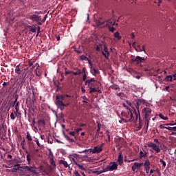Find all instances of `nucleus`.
Segmentation results:
<instances>
[{
    "label": "nucleus",
    "instance_id": "nucleus-1",
    "mask_svg": "<svg viewBox=\"0 0 176 176\" xmlns=\"http://www.w3.org/2000/svg\"><path fill=\"white\" fill-rule=\"evenodd\" d=\"M121 115L122 118H125V119H122L123 122L125 123H129V122H133L134 120L131 109H128V110L122 111Z\"/></svg>",
    "mask_w": 176,
    "mask_h": 176
},
{
    "label": "nucleus",
    "instance_id": "nucleus-2",
    "mask_svg": "<svg viewBox=\"0 0 176 176\" xmlns=\"http://www.w3.org/2000/svg\"><path fill=\"white\" fill-rule=\"evenodd\" d=\"M28 19H29L30 20H32L38 25H42V16H39L38 12L31 13L28 16Z\"/></svg>",
    "mask_w": 176,
    "mask_h": 176
},
{
    "label": "nucleus",
    "instance_id": "nucleus-3",
    "mask_svg": "<svg viewBox=\"0 0 176 176\" xmlns=\"http://www.w3.org/2000/svg\"><path fill=\"white\" fill-rule=\"evenodd\" d=\"M143 116L144 118L145 123L146 124V129L149 127V120H151V113H152V109H149L148 107H144L142 109Z\"/></svg>",
    "mask_w": 176,
    "mask_h": 176
},
{
    "label": "nucleus",
    "instance_id": "nucleus-4",
    "mask_svg": "<svg viewBox=\"0 0 176 176\" xmlns=\"http://www.w3.org/2000/svg\"><path fill=\"white\" fill-rule=\"evenodd\" d=\"M19 168H21L23 170L22 172L23 173V174H26L27 176H28V175H27L28 173H32L33 175L38 174V173L35 170V168L32 166H25L19 167Z\"/></svg>",
    "mask_w": 176,
    "mask_h": 176
},
{
    "label": "nucleus",
    "instance_id": "nucleus-5",
    "mask_svg": "<svg viewBox=\"0 0 176 176\" xmlns=\"http://www.w3.org/2000/svg\"><path fill=\"white\" fill-rule=\"evenodd\" d=\"M64 96L57 94L56 96L55 104L56 107H63L64 105Z\"/></svg>",
    "mask_w": 176,
    "mask_h": 176
},
{
    "label": "nucleus",
    "instance_id": "nucleus-6",
    "mask_svg": "<svg viewBox=\"0 0 176 176\" xmlns=\"http://www.w3.org/2000/svg\"><path fill=\"white\" fill-rule=\"evenodd\" d=\"M97 81L94 78H91L85 81V86L90 87H96L97 86Z\"/></svg>",
    "mask_w": 176,
    "mask_h": 176
},
{
    "label": "nucleus",
    "instance_id": "nucleus-7",
    "mask_svg": "<svg viewBox=\"0 0 176 176\" xmlns=\"http://www.w3.org/2000/svg\"><path fill=\"white\" fill-rule=\"evenodd\" d=\"M105 168L106 173L108 171H114V170H118V164L116 162H111Z\"/></svg>",
    "mask_w": 176,
    "mask_h": 176
},
{
    "label": "nucleus",
    "instance_id": "nucleus-8",
    "mask_svg": "<svg viewBox=\"0 0 176 176\" xmlns=\"http://www.w3.org/2000/svg\"><path fill=\"white\" fill-rule=\"evenodd\" d=\"M145 60H146V58L138 56L135 58H131V63L138 65L141 64V63H145Z\"/></svg>",
    "mask_w": 176,
    "mask_h": 176
},
{
    "label": "nucleus",
    "instance_id": "nucleus-9",
    "mask_svg": "<svg viewBox=\"0 0 176 176\" xmlns=\"http://www.w3.org/2000/svg\"><path fill=\"white\" fill-rule=\"evenodd\" d=\"M147 146H148V148H152L153 151H155L156 152V153H160V148H159V146H157L156 144L155 143H148L147 144Z\"/></svg>",
    "mask_w": 176,
    "mask_h": 176
},
{
    "label": "nucleus",
    "instance_id": "nucleus-10",
    "mask_svg": "<svg viewBox=\"0 0 176 176\" xmlns=\"http://www.w3.org/2000/svg\"><path fill=\"white\" fill-rule=\"evenodd\" d=\"M142 166H144V163L135 162L133 166H132L131 169L133 171H135L137 173L138 170H140Z\"/></svg>",
    "mask_w": 176,
    "mask_h": 176
},
{
    "label": "nucleus",
    "instance_id": "nucleus-11",
    "mask_svg": "<svg viewBox=\"0 0 176 176\" xmlns=\"http://www.w3.org/2000/svg\"><path fill=\"white\" fill-rule=\"evenodd\" d=\"M106 27H112V26H113V25H116V26H118V23H116V21H113V20H112V19H109V20H107V21H106Z\"/></svg>",
    "mask_w": 176,
    "mask_h": 176
},
{
    "label": "nucleus",
    "instance_id": "nucleus-12",
    "mask_svg": "<svg viewBox=\"0 0 176 176\" xmlns=\"http://www.w3.org/2000/svg\"><path fill=\"white\" fill-rule=\"evenodd\" d=\"M90 152H91L93 154L100 153V152H102V148L100 146H95L93 150L90 148Z\"/></svg>",
    "mask_w": 176,
    "mask_h": 176
},
{
    "label": "nucleus",
    "instance_id": "nucleus-13",
    "mask_svg": "<svg viewBox=\"0 0 176 176\" xmlns=\"http://www.w3.org/2000/svg\"><path fill=\"white\" fill-rule=\"evenodd\" d=\"M14 107L15 109V111H14V113H15V116H17L20 113L19 112V111H20V102L15 103Z\"/></svg>",
    "mask_w": 176,
    "mask_h": 176
},
{
    "label": "nucleus",
    "instance_id": "nucleus-14",
    "mask_svg": "<svg viewBox=\"0 0 176 176\" xmlns=\"http://www.w3.org/2000/svg\"><path fill=\"white\" fill-rule=\"evenodd\" d=\"M144 104L148 106V102L146 101H145V100L139 99L137 101L138 109V108H140V105H144Z\"/></svg>",
    "mask_w": 176,
    "mask_h": 176
},
{
    "label": "nucleus",
    "instance_id": "nucleus-15",
    "mask_svg": "<svg viewBox=\"0 0 176 176\" xmlns=\"http://www.w3.org/2000/svg\"><path fill=\"white\" fill-rule=\"evenodd\" d=\"M63 135H64L65 140H67V141H68V142H76V137L74 138L75 139H72L71 138H69V136L66 135L65 133H63Z\"/></svg>",
    "mask_w": 176,
    "mask_h": 176
},
{
    "label": "nucleus",
    "instance_id": "nucleus-16",
    "mask_svg": "<svg viewBox=\"0 0 176 176\" xmlns=\"http://www.w3.org/2000/svg\"><path fill=\"white\" fill-rule=\"evenodd\" d=\"M91 72L94 76H96V75L100 74V71L98 69H96L94 67H90Z\"/></svg>",
    "mask_w": 176,
    "mask_h": 176
},
{
    "label": "nucleus",
    "instance_id": "nucleus-17",
    "mask_svg": "<svg viewBox=\"0 0 176 176\" xmlns=\"http://www.w3.org/2000/svg\"><path fill=\"white\" fill-rule=\"evenodd\" d=\"M59 164H63V166H64V167H65V168H67V167L69 168V165L68 164V162H67V161L60 160H59Z\"/></svg>",
    "mask_w": 176,
    "mask_h": 176
},
{
    "label": "nucleus",
    "instance_id": "nucleus-18",
    "mask_svg": "<svg viewBox=\"0 0 176 176\" xmlns=\"http://www.w3.org/2000/svg\"><path fill=\"white\" fill-rule=\"evenodd\" d=\"M143 164L144 168H151V162L148 160H145L144 164Z\"/></svg>",
    "mask_w": 176,
    "mask_h": 176
},
{
    "label": "nucleus",
    "instance_id": "nucleus-19",
    "mask_svg": "<svg viewBox=\"0 0 176 176\" xmlns=\"http://www.w3.org/2000/svg\"><path fill=\"white\" fill-rule=\"evenodd\" d=\"M21 72H23V70H21V69H20V65H18L16 67L15 73L17 74V75H20L21 74Z\"/></svg>",
    "mask_w": 176,
    "mask_h": 176
},
{
    "label": "nucleus",
    "instance_id": "nucleus-20",
    "mask_svg": "<svg viewBox=\"0 0 176 176\" xmlns=\"http://www.w3.org/2000/svg\"><path fill=\"white\" fill-rule=\"evenodd\" d=\"M118 162L119 164H122L123 163V155H122V153H119Z\"/></svg>",
    "mask_w": 176,
    "mask_h": 176
},
{
    "label": "nucleus",
    "instance_id": "nucleus-21",
    "mask_svg": "<svg viewBox=\"0 0 176 176\" xmlns=\"http://www.w3.org/2000/svg\"><path fill=\"white\" fill-rule=\"evenodd\" d=\"M96 24L98 27H101V25H104V24H105V21H102L101 20H96Z\"/></svg>",
    "mask_w": 176,
    "mask_h": 176
},
{
    "label": "nucleus",
    "instance_id": "nucleus-22",
    "mask_svg": "<svg viewBox=\"0 0 176 176\" xmlns=\"http://www.w3.org/2000/svg\"><path fill=\"white\" fill-rule=\"evenodd\" d=\"M110 88H111L113 90H118L119 91H120V88L119 87V85L116 84H113L110 86Z\"/></svg>",
    "mask_w": 176,
    "mask_h": 176
},
{
    "label": "nucleus",
    "instance_id": "nucleus-23",
    "mask_svg": "<svg viewBox=\"0 0 176 176\" xmlns=\"http://www.w3.org/2000/svg\"><path fill=\"white\" fill-rule=\"evenodd\" d=\"M37 123L38 126H46V122H45V120L43 119L38 120Z\"/></svg>",
    "mask_w": 176,
    "mask_h": 176
},
{
    "label": "nucleus",
    "instance_id": "nucleus-24",
    "mask_svg": "<svg viewBox=\"0 0 176 176\" xmlns=\"http://www.w3.org/2000/svg\"><path fill=\"white\" fill-rule=\"evenodd\" d=\"M146 155H148V152L144 151V153H143L142 151H140V158L142 159V157H146Z\"/></svg>",
    "mask_w": 176,
    "mask_h": 176
},
{
    "label": "nucleus",
    "instance_id": "nucleus-25",
    "mask_svg": "<svg viewBox=\"0 0 176 176\" xmlns=\"http://www.w3.org/2000/svg\"><path fill=\"white\" fill-rule=\"evenodd\" d=\"M36 76H41L42 73L41 72V69H39V66H38L35 69Z\"/></svg>",
    "mask_w": 176,
    "mask_h": 176
},
{
    "label": "nucleus",
    "instance_id": "nucleus-26",
    "mask_svg": "<svg viewBox=\"0 0 176 176\" xmlns=\"http://www.w3.org/2000/svg\"><path fill=\"white\" fill-rule=\"evenodd\" d=\"M102 173H107V170H105V168H102L100 170L95 171V174H96L97 175H100V174H102Z\"/></svg>",
    "mask_w": 176,
    "mask_h": 176
},
{
    "label": "nucleus",
    "instance_id": "nucleus-27",
    "mask_svg": "<svg viewBox=\"0 0 176 176\" xmlns=\"http://www.w3.org/2000/svg\"><path fill=\"white\" fill-rule=\"evenodd\" d=\"M34 142H36L37 146H38V148H40V149L45 148V146H43V145L41 144V143H39V140H38V139L35 140Z\"/></svg>",
    "mask_w": 176,
    "mask_h": 176
},
{
    "label": "nucleus",
    "instance_id": "nucleus-28",
    "mask_svg": "<svg viewBox=\"0 0 176 176\" xmlns=\"http://www.w3.org/2000/svg\"><path fill=\"white\" fill-rule=\"evenodd\" d=\"M114 37H116L118 41H120V39H122V36H120L119 32H116V33H114Z\"/></svg>",
    "mask_w": 176,
    "mask_h": 176
},
{
    "label": "nucleus",
    "instance_id": "nucleus-29",
    "mask_svg": "<svg viewBox=\"0 0 176 176\" xmlns=\"http://www.w3.org/2000/svg\"><path fill=\"white\" fill-rule=\"evenodd\" d=\"M101 127H102V124L100 123L98 124V129L96 131V135H100V130H101Z\"/></svg>",
    "mask_w": 176,
    "mask_h": 176
},
{
    "label": "nucleus",
    "instance_id": "nucleus-30",
    "mask_svg": "<svg viewBox=\"0 0 176 176\" xmlns=\"http://www.w3.org/2000/svg\"><path fill=\"white\" fill-rule=\"evenodd\" d=\"M18 101H19V96L15 95L14 96V101L13 102L12 107H14V105H16V104H17V102H18Z\"/></svg>",
    "mask_w": 176,
    "mask_h": 176
},
{
    "label": "nucleus",
    "instance_id": "nucleus-31",
    "mask_svg": "<svg viewBox=\"0 0 176 176\" xmlns=\"http://www.w3.org/2000/svg\"><path fill=\"white\" fill-rule=\"evenodd\" d=\"M80 60L81 61H89L88 58L86 57V56H85V55L80 56Z\"/></svg>",
    "mask_w": 176,
    "mask_h": 176
},
{
    "label": "nucleus",
    "instance_id": "nucleus-32",
    "mask_svg": "<svg viewBox=\"0 0 176 176\" xmlns=\"http://www.w3.org/2000/svg\"><path fill=\"white\" fill-rule=\"evenodd\" d=\"M102 54L105 57L107 60H108L109 57V52H105L104 51H102Z\"/></svg>",
    "mask_w": 176,
    "mask_h": 176
},
{
    "label": "nucleus",
    "instance_id": "nucleus-33",
    "mask_svg": "<svg viewBox=\"0 0 176 176\" xmlns=\"http://www.w3.org/2000/svg\"><path fill=\"white\" fill-rule=\"evenodd\" d=\"M72 74L75 76L80 75L82 74V71L80 69H78L76 72H72Z\"/></svg>",
    "mask_w": 176,
    "mask_h": 176
},
{
    "label": "nucleus",
    "instance_id": "nucleus-34",
    "mask_svg": "<svg viewBox=\"0 0 176 176\" xmlns=\"http://www.w3.org/2000/svg\"><path fill=\"white\" fill-rule=\"evenodd\" d=\"M107 133L108 140H107L106 142L109 144L111 142V135H109V131H107Z\"/></svg>",
    "mask_w": 176,
    "mask_h": 176
},
{
    "label": "nucleus",
    "instance_id": "nucleus-35",
    "mask_svg": "<svg viewBox=\"0 0 176 176\" xmlns=\"http://www.w3.org/2000/svg\"><path fill=\"white\" fill-rule=\"evenodd\" d=\"M165 80H166L167 82H173V76H167L165 78Z\"/></svg>",
    "mask_w": 176,
    "mask_h": 176
},
{
    "label": "nucleus",
    "instance_id": "nucleus-36",
    "mask_svg": "<svg viewBox=\"0 0 176 176\" xmlns=\"http://www.w3.org/2000/svg\"><path fill=\"white\" fill-rule=\"evenodd\" d=\"M28 28H30V32H33V33L36 32V27L34 26V28H32V26H29Z\"/></svg>",
    "mask_w": 176,
    "mask_h": 176
},
{
    "label": "nucleus",
    "instance_id": "nucleus-37",
    "mask_svg": "<svg viewBox=\"0 0 176 176\" xmlns=\"http://www.w3.org/2000/svg\"><path fill=\"white\" fill-rule=\"evenodd\" d=\"M76 165H77V166L78 167V168H80V170H86V168H85V166H83V165H81L78 162H76Z\"/></svg>",
    "mask_w": 176,
    "mask_h": 176
},
{
    "label": "nucleus",
    "instance_id": "nucleus-38",
    "mask_svg": "<svg viewBox=\"0 0 176 176\" xmlns=\"http://www.w3.org/2000/svg\"><path fill=\"white\" fill-rule=\"evenodd\" d=\"M26 138L30 142L32 141V138L31 137V134H30V132L27 133Z\"/></svg>",
    "mask_w": 176,
    "mask_h": 176
},
{
    "label": "nucleus",
    "instance_id": "nucleus-39",
    "mask_svg": "<svg viewBox=\"0 0 176 176\" xmlns=\"http://www.w3.org/2000/svg\"><path fill=\"white\" fill-rule=\"evenodd\" d=\"M95 87H89L90 91H89V94H92V93H96V91H97V89H96V88H94Z\"/></svg>",
    "mask_w": 176,
    "mask_h": 176
},
{
    "label": "nucleus",
    "instance_id": "nucleus-40",
    "mask_svg": "<svg viewBox=\"0 0 176 176\" xmlns=\"http://www.w3.org/2000/svg\"><path fill=\"white\" fill-rule=\"evenodd\" d=\"M160 163H162V167H163L164 168H166V162H164V160H163V159H160Z\"/></svg>",
    "mask_w": 176,
    "mask_h": 176
},
{
    "label": "nucleus",
    "instance_id": "nucleus-41",
    "mask_svg": "<svg viewBox=\"0 0 176 176\" xmlns=\"http://www.w3.org/2000/svg\"><path fill=\"white\" fill-rule=\"evenodd\" d=\"M159 117L162 119L163 120H167L168 118L166 116H164L163 114L160 113Z\"/></svg>",
    "mask_w": 176,
    "mask_h": 176
},
{
    "label": "nucleus",
    "instance_id": "nucleus-42",
    "mask_svg": "<svg viewBox=\"0 0 176 176\" xmlns=\"http://www.w3.org/2000/svg\"><path fill=\"white\" fill-rule=\"evenodd\" d=\"M14 114H15V116H14ZM10 119L12 120H14V119H16V116H16V113H11V114H10Z\"/></svg>",
    "mask_w": 176,
    "mask_h": 176
},
{
    "label": "nucleus",
    "instance_id": "nucleus-43",
    "mask_svg": "<svg viewBox=\"0 0 176 176\" xmlns=\"http://www.w3.org/2000/svg\"><path fill=\"white\" fill-rule=\"evenodd\" d=\"M117 96L118 97H120L122 99L124 98V97H126V95H124V94L120 92L119 94H117Z\"/></svg>",
    "mask_w": 176,
    "mask_h": 176
},
{
    "label": "nucleus",
    "instance_id": "nucleus-44",
    "mask_svg": "<svg viewBox=\"0 0 176 176\" xmlns=\"http://www.w3.org/2000/svg\"><path fill=\"white\" fill-rule=\"evenodd\" d=\"M134 111H135V114L136 116V120L138 119L139 118V120H141V116L140 115V113H137V111H135V109H134Z\"/></svg>",
    "mask_w": 176,
    "mask_h": 176
},
{
    "label": "nucleus",
    "instance_id": "nucleus-45",
    "mask_svg": "<svg viewBox=\"0 0 176 176\" xmlns=\"http://www.w3.org/2000/svg\"><path fill=\"white\" fill-rule=\"evenodd\" d=\"M50 163L53 167H56V162H54V160H53V158L50 159Z\"/></svg>",
    "mask_w": 176,
    "mask_h": 176
},
{
    "label": "nucleus",
    "instance_id": "nucleus-46",
    "mask_svg": "<svg viewBox=\"0 0 176 176\" xmlns=\"http://www.w3.org/2000/svg\"><path fill=\"white\" fill-rule=\"evenodd\" d=\"M108 28H109V30L110 32H115V30H116V29L115 28V27H113V26H109V27H108Z\"/></svg>",
    "mask_w": 176,
    "mask_h": 176
},
{
    "label": "nucleus",
    "instance_id": "nucleus-47",
    "mask_svg": "<svg viewBox=\"0 0 176 176\" xmlns=\"http://www.w3.org/2000/svg\"><path fill=\"white\" fill-rule=\"evenodd\" d=\"M26 159H27V161L28 162V163H30L31 162V155L28 154L26 156Z\"/></svg>",
    "mask_w": 176,
    "mask_h": 176
},
{
    "label": "nucleus",
    "instance_id": "nucleus-48",
    "mask_svg": "<svg viewBox=\"0 0 176 176\" xmlns=\"http://www.w3.org/2000/svg\"><path fill=\"white\" fill-rule=\"evenodd\" d=\"M138 47L140 49V52H144V53H145V45H143L142 46V50H141V46H140V45H138Z\"/></svg>",
    "mask_w": 176,
    "mask_h": 176
},
{
    "label": "nucleus",
    "instance_id": "nucleus-49",
    "mask_svg": "<svg viewBox=\"0 0 176 176\" xmlns=\"http://www.w3.org/2000/svg\"><path fill=\"white\" fill-rule=\"evenodd\" d=\"M87 78V76L86 75V73H84V74L82 76V80H83V82H86Z\"/></svg>",
    "mask_w": 176,
    "mask_h": 176
},
{
    "label": "nucleus",
    "instance_id": "nucleus-50",
    "mask_svg": "<svg viewBox=\"0 0 176 176\" xmlns=\"http://www.w3.org/2000/svg\"><path fill=\"white\" fill-rule=\"evenodd\" d=\"M14 167H17V168H15V170H20V168H20V167H23V166H20V164H15V165L14 166Z\"/></svg>",
    "mask_w": 176,
    "mask_h": 176
},
{
    "label": "nucleus",
    "instance_id": "nucleus-51",
    "mask_svg": "<svg viewBox=\"0 0 176 176\" xmlns=\"http://www.w3.org/2000/svg\"><path fill=\"white\" fill-rule=\"evenodd\" d=\"M65 106H57V108H59L60 111H64Z\"/></svg>",
    "mask_w": 176,
    "mask_h": 176
},
{
    "label": "nucleus",
    "instance_id": "nucleus-52",
    "mask_svg": "<svg viewBox=\"0 0 176 176\" xmlns=\"http://www.w3.org/2000/svg\"><path fill=\"white\" fill-rule=\"evenodd\" d=\"M103 52H104V53H109V52H108V47L107 46L104 47Z\"/></svg>",
    "mask_w": 176,
    "mask_h": 176
},
{
    "label": "nucleus",
    "instance_id": "nucleus-53",
    "mask_svg": "<svg viewBox=\"0 0 176 176\" xmlns=\"http://www.w3.org/2000/svg\"><path fill=\"white\" fill-rule=\"evenodd\" d=\"M9 85H10V82H4L3 83V86L5 87L6 86H9Z\"/></svg>",
    "mask_w": 176,
    "mask_h": 176
},
{
    "label": "nucleus",
    "instance_id": "nucleus-54",
    "mask_svg": "<svg viewBox=\"0 0 176 176\" xmlns=\"http://www.w3.org/2000/svg\"><path fill=\"white\" fill-rule=\"evenodd\" d=\"M32 127H34L35 126V118H32Z\"/></svg>",
    "mask_w": 176,
    "mask_h": 176
},
{
    "label": "nucleus",
    "instance_id": "nucleus-55",
    "mask_svg": "<svg viewBox=\"0 0 176 176\" xmlns=\"http://www.w3.org/2000/svg\"><path fill=\"white\" fill-rule=\"evenodd\" d=\"M126 102L129 107H131L133 105V104H131V102H130L129 100H126Z\"/></svg>",
    "mask_w": 176,
    "mask_h": 176
},
{
    "label": "nucleus",
    "instance_id": "nucleus-56",
    "mask_svg": "<svg viewBox=\"0 0 176 176\" xmlns=\"http://www.w3.org/2000/svg\"><path fill=\"white\" fill-rule=\"evenodd\" d=\"M46 19H47V15H45L43 19L41 18V21H43V22L46 21Z\"/></svg>",
    "mask_w": 176,
    "mask_h": 176
},
{
    "label": "nucleus",
    "instance_id": "nucleus-57",
    "mask_svg": "<svg viewBox=\"0 0 176 176\" xmlns=\"http://www.w3.org/2000/svg\"><path fill=\"white\" fill-rule=\"evenodd\" d=\"M33 65H34V63H32V62L30 61V60L28 61V65H29V67H32Z\"/></svg>",
    "mask_w": 176,
    "mask_h": 176
},
{
    "label": "nucleus",
    "instance_id": "nucleus-58",
    "mask_svg": "<svg viewBox=\"0 0 176 176\" xmlns=\"http://www.w3.org/2000/svg\"><path fill=\"white\" fill-rule=\"evenodd\" d=\"M56 142L58 144H64L63 142L60 141L58 139H55Z\"/></svg>",
    "mask_w": 176,
    "mask_h": 176
},
{
    "label": "nucleus",
    "instance_id": "nucleus-59",
    "mask_svg": "<svg viewBox=\"0 0 176 176\" xmlns=\"http://www.w3.org/2000/svg\"><path fill=\"white\" fill-rule=\"evenodd\" d=\"M75 52H76V53H78V54H81L82 53V50H75Z\"/></svg>",
    "mask_w": 176,
    "mask_h": 176
},
{
    "label": "nucleus",
    "instance_id": "nucleus-60",
    "mask_svg": "<svg viewBox=\"0 0 176 176\" xmlns=\"http://www.w3.org/2000/svg\"><path fill=\"white\" fill-rule=\"evenodd\" d=\"M165 125L164 124H161L160 126V129H167V126H164Z\"/></svg>",
    "mask_w": 176,
    "mask_h": 176
},
{
    "label": "nucleus",
    "instance_id": "nucleus-61",
    "mask_svg": "<svg viewBox=\"0 0 176 176\" xmlns=\"http://www.w3.org/2000/svg\"><path fill=\"white\" fill-rule=\"evenodd\" d=\"M122 106H124V108H126V110L130 109H129V107H127V105H126V104H124V103H123V104H122Z\"/></svg>",
    "mask_w": 176,
    "mask_h": 176
},
{
    "label": "nucleus",
    "instance_id": "nucleus-62",
    "mask_svg": "<svg viewBox=\"0 0 176 176\" xmlns=\"http://www.w3.org/2000/svg\"><path fill=\"white\" fill-rule=\"evenodd\" d=\"M128 72H129V74H133V72H135L133 69H130L129 70H128Z\"/></svg>",
    "mask_w": 176,
    "mask_h": 176
},
{
    "label": "nucleus",
    "instance_id": "nucleus-63",
    "mask_svg": "<svg viewBox=\"0 0 176 176\" xmlns=\"http://www.w3.org/2000/svg\"><path fill=\"white\" fill-rule=\"evenodd\" d=\"M69 135H72V137H75V133L74 131L69 132Z\"/></svg>",
    "mask_w": 176,
    "mask_h": 176
},
{
    "label": "nucleus",
    "instance_id": "nucleus-64",
    "mask_svg": "<svg viewBox=\"0 0 176 176\" xmlns=\"http://www.w3.org/2000/svg\"><path fill=\"white\" fill-rule=\"evenodd\" d=\"M82 128H78L76 129V133H79V131H82Z\"/></svg>",
    "mask_w": 176,
    "mask_h": 176
}]
</instances>
